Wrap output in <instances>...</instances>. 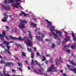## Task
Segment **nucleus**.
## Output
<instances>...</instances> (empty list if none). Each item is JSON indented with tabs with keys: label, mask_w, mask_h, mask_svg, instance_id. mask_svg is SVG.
Returning <instances> with one entry per match:
<instances>
[{
	"label": "nucleus",
	"mask_w": 76,
	"mask_h": 76,
	"mask_svg": "<svg viewBox=\"0 0 76 76\" xmlns=\"http://www.w3.org/2000/svg\"><path fill=\"white\" fill-rule=\"evenodd\" d=\"M23 32V33H24V34H25L26 33V31H25V30H22Z\"/></svg>",
	"instance_id": "nucleus-46"
},
{
	"label": "nucleus",
	"mask_w": 76,
	"mask_h": 76,
	"mask_svg": "<svg viewBox=\"0 0 76 76\" xmlns=\"http://www.w3.org/2000/svg\"><path fill=\"white\" fill-rule=\"evenodd\" d=\"M50 62L52 63H53V59H51L50 60Z\"/></svg>",
	"instance_id": "nucleus-38"
},
{
	"label": "nucleus",
	"mask_w": 76,
	"mask_h": 76,
	"mask_svg": "<svg viewBox=\"0 0 76 76\" xmlns=\"http://www.w3.org/2000/svg\"><path fill=\"white\" fill-rule=\"evenodd\" d=\"M34 23H31V25H32V26H34Z\"/></svg>",
	"instance_id": "nucleus-54"
},
{
	"label": "nucleus",
	"mask_w": 76,
	"mask_h": 76,
	"mask_svg": "<svg viewBox=\"0 0 76 76\" xmlns=\"http://www.w3.org/2000/svg\"><path fill=\"white\" fill-rule=\"evenodd\" d=\"M62 75L63 76H66V74L64 73H63V74H62Z\"/></svg>",
	"instance_id": "nucleus-51"
},
{
	"label": "nucleus",
	"mask_w": 76,
	"mask_h": 76,
	"mask_svg": "<svg viewBox=\"0 0 76 76\" xmlns=\"http://www.w3.org/2000/svg\"><path fill=\"white\" fill-rule=\"evenodd\" d=\"M56 32L57 34H58V35H59L60 37H62V35H61V33L62 32L61 31H58L57 30H56Z\"/></svg>",
	"instance_id": "nucleus-15"
},
{
	"label": "nucleus",
	"mask_w": 76,
	"mask_h": 76,
	"mask_svg": "<svg viewBox=\"0 0 76 76\" xmlns=\"http://www.w3.org/2000/svg\"><path fill=\"white\" fill-rule=\"evenodd\" d=\"M3 44H6L7 45V47L8 49H6L5 50V53H7V52L8 53H9V54H10V53L9 52V50H10V46H9V42H7L6 41H4L3 42Z\"/></svg>",
	"instance_id": "nucleus-2"
},
{
	"label": "nucleus",
	"mask_w": 76,
	"mask_h": 76,
	"mask_svg": "<svg viewBox=\"0 0 76 76\" xmlns=\"http://www.w3.org/2000/svg\"><path fill=\"white\" fill-rule=\"evenodd\" d=\"M42 57H43V58H44V59H45V56H43Z\"/></svg>",
	"instance_id": "nucleus-64"
},
{
	"label": "nucleus",
	"mask_w": 76,
	"mask_h": 76,
	"mask_svg": "<svg viewBox=\"0 0 76 76\" xmlns=\"http://www.w3.org/2000/svg\"><path fill=\"white\" fill-rule=\"evenodd\" d=\"M6 36V32L5 31H3V33L2 34H1L0 35V37H1L2 36Z\"/></svg>",
	"instance_id": "nucleus-18"
},
{
	"label": "nucleus",
	"mask_w": 76,
	"mask_h": 76,
	"mask_svg": "<svg viewBox=\"0 0 76 76\" xmlns=\"http://www.w3.org/2000/svg\"><path fill=\"white\" fill-rule=\"evenodd\" d=\"M36 54L38 56H40V55L39 54V52H37L36 53Z\"/></svg>",
	"instance_id": "nucleus-34"
},
{
	"label": "nucleus",
	"mask_w": 76,
	"mask_h": 76,
	"mask_svg": "<svg viewBox=\"0 0 76 76\" xmlns=\"http://www.w3.org/2000/svg\"><path fill=\"white\" fill-rule=\"evenodd\" d=\"M3 75L4 76H6L7 74H6V73L5 72V69L4 68V70L3 71Z\"/></svg>",
	"instance_id": "nucleus-17"
},
{
	"label": "nucleus",
	"mask_w": 76,
	"mask_h": 76,
	"mask_svg": "<svg viewBox=\"0 0 76 76\" xmlns=\"http://www.w3.org/2000/svg\"><path fill=\"white\" fill-rule=\"evenodd\" d=\"M33 49L34 51H37V48L36 47L34 48Z\"/></svg>",
	"instance_id": "nucleus-28"
},
{
	"label": "nucleus",
	"mask_w": 76,
	"mask_h": 76,
	"mask_svg": "<svg viewBox=\"0 0 76 76\" xmlns=\"http://www.w3.org/2000/svg\"><path fill=\"white\" fill-rule=\"evenodd\" d=\"M9 37L10 38V39H13V40L18 39V40H19V41H22V37H19L18 38L15 37H13L11 36H10Z\"/></svg>",
	"instance_id": "nucleus-4"
},
{
	"label": "nucleus",
	"mask_w": 76,
	"mask_h": 76,
	"mask_svg": "<svg viewBox=\"0 0 76 76\" xmlns=\"http://www.w3.org/2000/svg\"><path fill=\"white\" fill-rule=\"evenodd\" d=\"M18 69H19V70H20V71L21 72H22V69L18 67Z\"/></svg>",
	"instance_id": "nucleus-33"
},
{
	"label": "nucleus",
	"mask_w": 76,
	"mask_h": 76,
	"mask_svg": "<svg viewBox=\"0 0 76 76\" xmlns=\"http://www.w3.org/2000/svg\"><path fill=\"white\" fill-rule=\"evenodd\" d=\"M54 65H52L51 67H49L48 68L47 70V72L48 73H49V72H51L53 70V69H54Z\"/></svg>",
	"instance_id": "nucleus-8"
},
{
	"label": "nucleus",
	"mask_w": 76,
	"mask_h": 76,
	"mask_svg": "<svg viewBox=\"0 0 76 76\" xmlns=\"http://www.w3.org/2000/svg\"><path fill=\"white\" fill-rule=\"evenodd\" d=\"M45 40L46 41H49V39H46Z\"/></svg>",
	"instance_id": "nucleus-60"
},
{
	"label": "nucleus",
	"mask_w": 76,
	"mask_h": 76,
	"mask_svg": "<svg viewBox=\"0 0 76 76\" xmlns=\"http://www.w3.org/2000/svg\"><path fill=\"white\" fill-rule=\"evenodd\" d=\"M21 12L23 13V15H24V16H27L28 15L27 14L24 13L23 11H22Z\"/></svg>",
	"instance_id": "nucleus-24"
},
{
	"label": "nucleus",
	"mask_w": 76,
	"mask_h": 76,
	"mask_svg": "<svg viewBox=\"0 0 76 76\" xmlns=\"http://www.w3.org/2000/svg\"><path fill=\"white\" fill-rule=\"evenodd\" d=\"M65 37L66 38L65 39V41L66 42H67V41H70V37H68L67 35L65 36Z\"/></svg>",
	"instance_id": "nucleus-14"
},
{
	"label": "nucleus",
	"mask_w": 76,
	"mask_h": 76,
	"mask_svg": "<svg viewBox=\"0 0 76 76\" xmlns=\"http://www.w3.org/2000/svg\"><path fill=\"white\" fill-rule=\"evenodd\" d=\"M50 30L52 32V34H53V35L54 36H55V37H54V39H57L58 40V41H60V39L59 38V37L58 36H57V35H56L53 31H56V30L55 29H54V26H53L52 27H51V28H50Z\"/></svg>",
	"instance_id": "nucleus-3"
},
{
	"label": "nucleus",
	"mask_w": 76,
	"mask_h": 76,
	"mask_svg": "<svg viewBox=\"0 0 76 76\" xmlns=\"http://www.w3.org/2000/svg\"><path fill=\"white\" fill-rule=\"evenodd\" d=\"M73 40L74 41H76V36H75V37H73Z\"/></svg>",
	"instance_id": "nucleus-31"
},
{
	"label": "nucleus",
	"mask_w": 76,
	"mask_h": 76,
	"mask_svg": "<svg viewBox=\"0 0 76 76\" xmlns=\"http://www.w3.org/2000/svg\"><path fill=\"white\" fill-rule=\"evenodd\" d=\"M34 64V60L32 59L31 60V64L32 65H33L32 64Z\"/></svg>",
	"instance_id": "nucleus-35"
},
{
	"label": "nucleus",
	"mask_w": 76,
	"mask_h": 76,
	"mask_svg": "<svg viewBox=\"0 0 76 76\" xmlns=\"http://www.w3.org/2000/svg\"><path fill=\"white\" fill-rule=\"evenodd\" d=\"M4 18L1 20V21L3 22H6L7 21V19L8 18V15L5 13L4 14Z\"/></svg>",
	"instance_id": "nucleus-7"
},
{
	"label": "nucleus",
	"mask_w": 76,
	"mask_h": 76,
	"mask_svg": "<svg viewBox=\"0 0 76 76\" xmlns=\"http://www.w3.org/2000/svg\"><path fill=\"white\" fill-rule=\"evenodd\" d=\"M72 37H75V34H74V32H72Z\"/></svg>",
	"instance_id": "nucleus-27"
},
{
	"label": "nucleus",
	"mask_w": 76,
	"mask_h": 76,
	"mask_svg": "<svg viewBox=\"0 0 76 76\" xmlns=\"http://www.w3.org/2000/svg\"><path fill=\"white\" fill-rule=\"evenodd\" d=\"M59 60L61 61H62V58H61V57H59Z\"/></svg>",
	"instance_id": "nucleus-41"
},
{
	"label": "nucleus",
	"mask_w": 76,
	"mask_h": 76,
	"mask_svg": "<svg viewBox=\"0 0 76 76\" xmlns=\"http://www.w3.org/2000/svg\"><path fill=\"white\" fill-rule=\"evenodd\" d=\"M46 60V59H45L44 58H43L42 60V61H45Z\"/></svg>",
	"instance_id": "nucleus-49"
},
{
	"label": "nucleus",
	"mask_w": 76,
	"mask_h": 76,
	"mask_svg": "<svg viewBox=\"0 0 76 76\" xmlns=\"http://www.w3.org/2000/svg\"><path fill=\"white\" fill-rule=\"evenodd\" d=\"M34 53H32L31 54V58H34Z\"/></svg>",
	"instance_id": "nucleus-25"
},
{
	"label": "nucleus",
	"mask_w": 76,
	"mask_h": 76,
	"mask_svg": "<svg viewBox=\"0 0 76 76\" xmlns=\"http://www.w3.org/2000/svg\"><path fill=\"white\" fill-rule=\"evenodd\" d=\"M23 15V13H21V14H19V16H22V15Z\"/></svg>",
	"instance_id": "nucleus-50"
},
{
	"label": "nucleus",
	"mask_w": 76,
	"mask_h": 76,
	"mask_svg": "<svg viewBox=\"0 0 76 76\" xmlns=\"http://www.w3.org/2000/svg\"><path fill=\"white\" fill-rule=\"evenodd\" d=\"M70 47V44L68 45L67 46L66 45H65L64 46V49H66L67 47Z\"/></svg>",
	"instance_id": "nucleus-20"
},
{
	"label": "nucleus",
	"mask_w": 76,
	"mask_h": 76,
	"mask_svg": "<svg viewBox=\"0 0 76 76\" xmlns=\"http://www.w3.org/2000/svg\"><path fill=\"white\" fill-rule=\"evenodd\" d=\"M46 21L48 23V25L47 26V28H50V27H51V22L49 21L48 20H46Z\"/></svg>",
	"instance_id": "nucleus-13"
},
{
	"label": "nucleus",
	"mask_w": 76,
	"mask_h": 76,
	"mask_svg": "<svg viewBox=\"0 0 76 76\" xmlns=\"http://www.w3.org/2000/svg\"><path fill=\"white\" fill-rule=\"evenodd\" d=\"M67 66L68 67L69 69L71 71H73V72L75 73H76V68H74V69L73 68V66H70L69 65L67 64Z\"/></svg>",
	"instance_id": "nucleus-6"
},
{
	"label": "nucleus",
	"mask_w": 76,
	"mask_h": 76,
	"mask_svg": "<svg viewBox=\"0 0 76 76\" xmlns=\"http://www.w3.org/2000/svg\"><path fill=\"white\" fill-rule=\"evenodd\" d=\"M0 63H1V64L3 63V60L2 59H1V61H0Z\"/></svg>",
	"instance_id": "nucleus-52"
},
{
	"label": "nucleus",
	"mask_w": 76,
	"mask_h": 76,
	"mask_svg": "<svg viewBox=\"0 0 76 76\" xmlns=\"http://www.w3.org/2000/svg\"><path fill=\"white\" fill-rule=\"evenodd\" d=\"M38 71L39 72V73H40L41 74H42V72H41V69H38Z\"/></svg>",
	"instance_id": "nucleus-36"
},
{
	"label": "nucleus",
	"mask_w": 76,
	"mask_h": 76,
	"mask_svg": "<svg viewBox=\"0 0 76 76\" xmlns=\"http://www.w3.org/2000/svg\"><path fill=\"white\" fill-rule=\"evenodd\" d=\"M38 64V66H41V64Z\"/></svg>",
	"instance_id": "nucleus-56"
},
{
	"label": "nucleus",
	"mask_w": 76,
	"mask_h": 76,
	"mask_svg": "<svg viewBox=\"0 0 76 76\" xmlns=\"http://www.w3.org/2000/svg\"><path fill=\"white\" fill-rule=\"evenodd\" d=\"M28 69L29 70H31V68L29 67V66H28L27 67Z\"/></svg>",
	"instance_id": "nucleus-55"
},
{
	"label": "nucleus",
	"mask_w": 76,
	"mask_h": 76,
	"mask_svg": "<svg viewBox=\"0 0 76 76\" xmlns=\"http://www.w3.org/2000/svg\"><path fill=\"white\" fill-rule=\"evenodd\" d=\"M0 45L1 46V47H2V48H5V47H4V46H3V45L0 44Z\"/></svg>",
	"instance_id": "nucleus-37"
},
{
	"label": "nucleus",
	"mask_w": 76,
	"mask_h": 76,
	"mask_svg": "<svg viewBox=\"0 0 76 76\" xmlns=\"http://www.w3.org/2000/svg\"><path fill=\"white\" fill-rule=\"evenodd\" d=\"M20 22V23L18 26L19 28L20 29L25 28V26L24 25H26L28 23V22L25 20H21Z\"/></svg>",
	"instance_id": "nucleus-1"
},
{
	"label": "nucleus",
	"mask_w": 76,
	"mask_h": 76,
	"mask_svg": "<svg viewBox=\"0 0 76 76\" xmlns=\"http://www.w3.org/2000/svg\"><path fill=\"white\" fill-rule=\"evenodd\" d=\"M41 36H41L38 37V36H36V39H38L39 41H43V39H42V38L44 37L45 36L43 34H41Z\"/></svg>",
	"instance_id": "nucleus-5"
},
{
	"label": "nucleus",
	"mask_w": 76,
	"mask_h": 76,
	"mask_svg": "<svg viewBox=\"0 0 76 76\" xmlns=\"http://www.w3.org/2000/svg\"><path fill=\"white\" fill-rule=\"evenodd\" d=\"M28 32L29 33V34H28V37L29 38H30L31 39H32V38H33V37H32V34L31 33V31H28Z\"/></svg>",
	"instance_id": "nucleus-16"
},
{
	"label": "nucleus",
	"mask_w": 76,
	"mask_h": 76,
	"mask_svg": "<svg viewBox=\"0 0 76 76\" xmlns=\"http://www.w3.org/2000/svg\"><path fill=\"white\" fill-rule=\"evenodd\" d=\"M27 50L28 51H29V52H31L32 50V49L30 48H28L27 49Z\"/></svg>",
	"instance_id": "nucleus-29"
},
{
	"label": "nucleus",
	"mask_w": 76,
	"mask_h": 76,
	"mask_svg": "<svg viewBox=\"0 0 76 76\" xmlns=\"http://www.w3.org/2000/svg\"><path fill=\"white\" fill-rule=\"evenodd\" d=\"M63 70H61V71H60V72H61V73H62V72H63Z\"/></svg>",
	"instance_id": "nucleus-61"
},
{
	"label": "nucleus",
	"mask_w": 76,
	"mask_h": 76,
	"mask_svg": "<svg viewBox=\"0 0 76 76\" xmlns=\"http://www.w3.org/2000/svg\"><path fill=\"white\" fill-rule=\"evenodd\" d=\"M71 47L72 50H76V46H72Z\"/></svg>",
	"instance_id": "nucleus-19"
},
{
	"label": "nucleus",
	"mask_w": 76,
	"mask_h": 76,
	"mask_svg": "<svg viewBox=\"0 0 76 76\" xmlns=\"http://www.w3.org/2000/svg\"><path fill=\"white\" fill-rule=\"evenodd\" d=\"M2 6L3 8V9H4L5 10H7V7L3 5H2Z\"/></svg>",
	"instance_id": "nucleus-21"
},
{
	"label": "nucleus",
	"mask_w": 76,
	"mask_h": 76,
	"mask_svg": "<svg viewBox=\"0 0 76 76\" xmlns=\"http://www.w3.org/2000/svg\"><path fill=\"white\" fill-rule=\"evenodd\" d=\"M65 34H68L66 31H65Z\"/></svg>",
	"instance_id": "nucleus-63"
},
{
	"label": "nucleus",
	"mask_w": 76,
	"mask_h": 76,
	"mask_svg": "<svg viewBox=\"0 0 76 76\" xmlns=\"http://www.w3.org/2000/svg\"><path fill=\"white\" fill-rule=\"evenodd\" d=\"M56 47V45L55 44H52V49L54 48L55 47Z\"/></svg>",
	"instance_id": "nucleus-23"
},
{
	"label": "nucleus",
	"mask_w": 76,
	"mask_h": 76,
	"mask_svg": "<svg viewBox=\"0 0 76 76\" xmlns=\"http://www.w3.org/2000/svg\"><path fill=\"white\" fill-rule=\"evenodd\" d=\"M72 65H73V66H76V64H75V63H74V62H73V63H72Z\"/></svg>",
	"instance_id": "nucleus-44"
},
{
	"label": "nucleus",
	"mask_w": 76,
	"mask_h": 76,
	"mask_svg": "<svg viewBox=\"0 0 76 76\" xmlns=\"http://www.w3.org/2000/svg\"><path fill=\"white\" fill-rule=\"evenodd\" d=\"M4 64L5 66H14V63H12V62H7V64L4 63Z\"/></svg>",
	"instance_id": "nucleus-12"
},
{
	"label": "nucleus",
	"mask_w": 76,
	"mask_h": 76,
	"mask_svg": "<svg viewBox=\"0 0 76 76\" xmlns=\"http://www.w3.org/2000/svg\"><path fill=\"white\" fill-rule=\"evenodd\" d=\"M1 37L0 38V39H1V41H4V36H2L1 37Z\"/></svg>",
	"instance_id": "nucleus-22"
},
{
	"label": "nucleus",
	"mask_w": 76,
	"mask_h": 76,
	"mask_svg": "<svg viewBox=\"0 0 76 76\" xmlns=\"http://www.w3.org/2000/svg\"><path fill=\"white\" fill-rule=\"evenodd\" d=\"M26 38L24 37L22 39L21 41H25V40Z\"/></svg>",
	"instance_id": "nucleus-39"
},
{
	"label": "nucleus",
	"mask_w": 76,
	"mask_h": 76,
	"mask_svg": "<svg viewBox=\"0 0 76 76\" xmlns=\"http://www.w3.org/2000/svg\"><path fill=\"white\" fill-rule=\"evenodd\" d=\"M56 66H57V65H58V63H57V62H56Z\"/></svg>",
	"instance_id": "nucleus-57"
},
{
	"label": "nucleus",
	"mask_w": 76,
	"mask_h": 76,
	"mask_svg": "<svg viewBox=\"0 0 76 76\" xmlns=\"http://www.w3.org/2000/svg\"><path fill=\"white\" fill-rule=\"evenodd\" d=\"M4 4H7V1L6 0H5V1H4Z\"/></svg>",
	"instance_id": "nucleus-30"
},
{
	"label": "nucleus",
	"mask_w": 76,
	"mask_h": 76,
	"mask_svg": "<svg viewBox=\"0 0 76 76\" xmlns=\"http://www.w3.org/2000/svg\"><path fill=\"white\" fill-rule=\"evenodd\" d=\"M66 52H68V53H70V50H68L66 51Z\"/></svg>",
	"instance_id": "nucleus-40"
},
{
	"label": "nucleus",
	"mask_w": 76,
	"mask_h": 76,
	"mask_svg": "<svg viewBox=\"0 0 76 76\" xmlns=\"http://www.w3.org/2000/svg\"><path fill=\"white\" fill-rule=\"evenodd\" d=\"M22 56H26V55H25V52H22Z\"/></svg>",
	"instance_id": "nucleus-26"
},
{
	"label": "nucleus",
	"mask_w": 76,
	"mask_h": 76,
	"mask_svg": "<svg viewBox=\"0 0 76 76\" xmlns=\"http://www.w3.org/2000/svg\"><path fill=\"white\" fill-rule=\"evenodd\" d=\"M38 29L37 28H36L35 29V31H38Z\"/></svg>",
	"instance_id": "nucleus-58"
},
{
	"label": "nucleus",
	"mask_w": 76,
	"mask_h": 76,
	"mask_svg": "<svg viewBox=\"0 0 76 76\" xmlns=\"http://www.w3.org/2000/svg\"><path fill=\"white\" fill-rule=\"evenodd\" d=\"M16 71L15 70V69H12V72H13L14 73H15V71Z\"/></svg>",
	"instance_id": "nucleus-47"
},
{
	"label": "nucleus",
	"mask_w": 76,
	"mask_h": 76,
	"mask_svg": "<svg viewBox=\"0 0 76 76\" xmlns=\"http://www.w3.org/2000/svg\"><path fill=\"white\" fill-rule=\"evenodd\" d=\"M19 5H20V3L19 2H18L16 3H14L12 5V6L15 7H16L17 9H19V7L18 6H19Z\"/></svg>",
	"instance_id": "nucleus-9"
},
{
	"label": "nucleus",
	"mask_w": 76,
	"mask_h": 76,
	"mask_svg": "<svg viewBox=\"0 0 76 76\" xmlns=\"http://www.w3.org/2000/svg\"><path fill=\"white\" fill-rule=\"evenodd\" d=\"M5 38H6L7 40H8V39H9V38H8V37H7V36H5Z\"/></svg>",
	"instance_id": "nucleus-42"
},
{
	"label": "nucleus",
	"mask_w": 76,
	"mask_h": 76,
	"mask_svg": "<svg viewBox=\"0 0 76 76\" xmlns=\"http://www.w3.org/2000/svg\"><path fill=\"white\" fill-rule=\"evenodd\" d=\"M69 62L70 63H71L72 64V63H73V62L72 61H69Z\"/></svg>",
	"instance_id": "nucleus-53"
},
{
	"label": "nucleus",
	"mask_w": 76,
	"mask_h": 76,
	"mask_svg": "<svg viewBox=\"0 0 76 76\" xmlns=\"http://www.w3.org/2000/svg\"><path fill=\"white\" fill-rule=\"evenodd\" d=\"M3 58L4 60H6V58L5 57H4Z\"/></svg>",
	"instance_id": "nucleus-59"
},
{
	"label": "nucleus",
	"mask_w": 76,
	"mask_h": 76,
	"mask_svg": "<svg viewBox=\"0 0 76 76\" xmlns=\"http://www.w3.org/2000/svg\"><path fill=\"white\" fill-rule=\"evenodd\" d=\"M5 27H6V29H9V27H8V26H6Z\"/></svg>",
	"instance_id": "nucleus-43"
},
{
	"label": "nucleus",
	"mask_w": 76,
	"mask_h": 76,
	"mask_svg": "<svg viewBox=\"0 0 76 76\" xmlns=\"http://www.w3.org/2000/svg\"><path fill=\"white\" fill-rule=\"evenodd\" d=\"M25 43L27 45L31 46V40H30L27 39L26 41H25Z\"/></svg>",
	"instance_id": "nucleus-10"
},
{
	"label": "nucleus",
	"mask_w": 76,
	"mask_h": 76,
	"mask_svg": "<svg viewBox=\"0 0 76 76\" xmlns=\"http://www.w3.org/2000/svg\"><path fill=\"white\" fill-rule=\"evenodd\" d=\"M18 64L19 66H22V64H21L19 62H18Z\"/></svg>",
	"instance_id": "nucleus-32"
},
{
	"label": "nucleus",
	"mask_w": 76,
	"mask_h": 76,
	"mask_svg": "<svg viewBox=\"0 0 76 76\" xmlns=\"http://www.w3.org/2000/svg\"><path fill=\"white\" fill-rule=\"evenodd\" d=\"M34 72L35 73H37V69H35V70H34Z\"/></svg>",
	"instance_id": "nucleus-45"
},
{
	"label": "nucleus",
	"mask_w": 76,
	"mask_h": 76,
	"mask_svg": "<svg viewBox=\"0 0 76 76\" xmlns=\"http://www.w3.org/2000/svg\"><path fill=\"white\" fill-rule=\"evenodd\" d=\"M46 56L47 57H50V55H47Z\"/></svg>",
	"instance_id": "nucleus-62"
},
{
	"label": "nucleus",
	"mask_w": 76,
	"mask_h": 76,
	"mask_svg": "<svg viewBox=\"0 0 76 76\" xmlns=\"http://www.w3.org/2000/svg\"><path fill=\"white\" fill-rule=\"evenodd\" d=\"M37 26V24H34L33 26V27H35V26Z\"/></svg>",
	"instance_id": "nucleus-48"
},
{
	"label": "nucleus",
	"mask_w": 76,
	"mask_h": 76,
	"mask_svg": "<svg viewBox=\"0 0 76 76\" xmlns=\"http://www.w3.org/2000/svg\"><path fill=\"white\" fill-rule=\"evenodd\" d=\"M21 0H9L8 1V3H12V2L14 3V2H18V1H20Z\"/></svg>",
	"instance_id": "nucleus-11"
}]
</instances>
